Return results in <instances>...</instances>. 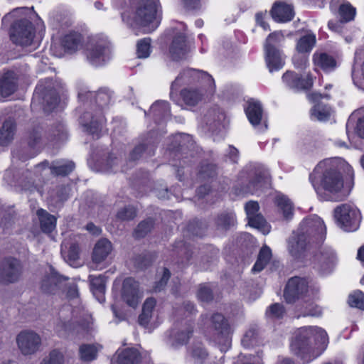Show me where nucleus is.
Segmentation results:
<instances>
[{"label": "nucleus", "instance_id": "obj_1", "mask_svg": "<svg viewBox=\"0 0 364 364\" xmlns=\"http://www.w3.org/2000/svg\"><path fill=\"white\" fill-rule=\"evenodd\" d=\"M338 160L320 161L309 175V181L318 196L323 200L341 201L346 198L343 174Z\"/></svg>", "mask_w": 364, "mask_h": 364}, {"label": "nucleus", "instance_id": "obj_2", "mask_svg": "<svg viewBox=\"0 0 364 364\" xmlns=\"http://www.w3.org/2000/svg\"><path fill=\"white\" fill-rule=\"evenodd\" d=\"M328 343L327 333L321 328L309 326L300 328L291 343V349L304 363L318 357Z\"/></svg>", "mask_w": 364, "mask_h": 364}, {"label": "nucleus", "instance_id": "obj_3", "mask_svg": "<svg viewBox=\"0 0 364 364\" xmlns=\"http://www.w3.org/2000/svg\"><path fill=\"white\" fill-rule=\"evenodd\" d=\"M159 0H134L132 16L122 14V18L131 27H140L144 32H151L159 25L157 17Z\"/></svg>", "mask_w": 364, "mask_h": 364}, {"label": "nucleus", "instance_id": "obj_4", "mask_svg": "<svg viewBox=\"0 0 364 364\" xmlns=\"http://www.w3.org/2000/svg\"><path fill=\"white\" fill-rule=\"evenodd\" d=\"M338 225L346 232L358 229L361 221L360 210L355 206L344 203L337 206L333 211Z\"/></svg>", "mask_w": 364, "mask_h": 364}, {"label": "nucleus", "instance_id": "obj_5", "mask_svg": "<svg viewBox=\"0 0 364 364\" xmlns=\"http://www.w3.org/2000/svg\"><path fill=\"white\" fill-rule=\"evenodd\" d=\"M110 44L105 38L92 37L86 46L85 55L89 63L94 66H100L109 58Z\"/></svg>", "mask_w": 364, "mask_h": 364}, {"label": "nucleus", "instance_id": "obj_6", "mask_svg": "<svg viewBox=\"0 0 364 364\" xmlns=\"http://www.w3.org/2000/svg\"><path fill=\"white\" fill-rule=\"evenodd\" d=\"M318 291L316 287L310 285L306 279L294 277L289 279L284 289V296L287 302L294 303L300 297L315 296Z\"/></svg>", "mask_w": 364, "mask_h": 364}, {"label": "nucleus", "instance_id": "obj_7", "mask_svg": "<svg viewBox=\"0 0 364 364\" xmlns=\"http://www.w3.org/2000/svg\"><path fill=\"white\" fill-rule=\"evenodd\" d=\"M298 232L311 244L319 243L326 237V226L321 218L311 215L304 219L300 224Z\"/></svg>", "mask_w": 364, "mask_h": 364}, {"label": "nucleus", "instance_id": "obj_8", "mask_svg": "<svg viewBox=\"0 0 364 364\" xmlns=\"http://www.w3.org/2000/svg\"><path fill=\"white\" fill-rule=\"evenodd\" d=\"M35 28L32 23L22 18L14 22L10 31V38L14 43L21 46H28L33 43Z\"/></svg>", "mask_w": 364, "mask_h": 364}, {"label": "nucleus", "instance_id": "obj_9", "mask_svg": "<svg viewBox=\"0 0 364 364\" xmlns=\"http://www.w3.org/2000/svg\"><path fill=\"white\" fill-rule=\"evenodd\" d=\"M202 81L205 83L206 92L213 94L215 91L214 80L208 73L196 69H186L181 72L171 85V90L177 88L181 83Z\"/></svg>", "mask_w": 364, "mask_h": 364}, {"label": "nucleus", "instance_id": "obj_10", "mask_svg": "<svg viewBox=\"0 0 364 364\" xmlns=\"http://www.w3.org/2000/svg\"><path fill=\"white\" fill-rule=\"evenodd\" d=\"M21 262L13 257H7L0 262V284L8 285L18 282L23 274Z\"/></svg>", "mask_w": 364, "mask_h": 364}, {"label": "nucleus", "instance_id": "obj_11", "mask_svg": "<svg viewBox=\"0 0 364 364\" xmlns=\"http://www.w3.org/2000/svg\"><path fill=\"white\" fill-rule=\"evenodd\" d=\"M269 182V174L264 169L255 170L254 176L248 183L244 186L238 185L234 187L236 195L254 194L266 186Z\"/></svg>", "mask_w": 364, "mask_h": 364}, {"label": "nucleus", "instance_id": "obj_12", "mask_svg": "<svg viewBox=\"0 0 364 364\" xmlns=\"http://www.w3.org/2000/svg\"><path fill=\"white\" fill-rule=\"evenodd\" d=\"M16 340L20 351L25 355L34 354L41 346V336L31 330L21 331Z\"/></svg>", "mask_w": 364, "mask_h": 364}, {"label": "nucleus", "instance_id": "obj_13", "mask_svg": "<svg viewBox=\"0 0 364 364\" xmlns=\"http://www.w3.org/2000/svg\"><path fill=\"white\" fill-rule=\"evenodd\" d=\"M143 296V291L139 283L132 277H127L123 281L122 299L128 306L136 308Z\"/></svg>", "mask_w": 364, "mask_h": 364}, {"label": "nucleus", "instance_id": "obj_14", "mask_svg": "<svg viewBox=\"0 0 364 364\" xmlns=\"http://www.w3.org/2000/svg\"><path fill=\"white\" fill-rule=\"evenodd\" d=\"M210 328L217 342L229 343L231 329L228 321L223 314L216 313L211 316Z\"/></svg>", "mask_w": 364, "mask_h": 364}, {"label": "nucleus", "instance_id": "obj_15", "mask_svg": "<svg viewBox=\"0 0 364 364\" xmlns=\"http://www.w3.org/2000/svg\"><path fill=\"white\" fill-rule=\"evenodd\" d=\"M68 277L60 275L53 267H50L49 273L44 275L41 283V290L50 294H58L65 286Z\"/></svg>", "mask_w": 364, "mask_h": 364}, {"label": "nucleus", "instance_id": "obj_16", "mask_svg": "<svg viewBox=\"0 0 364 364\" xmlns=\"http://www.w3.org/2000/svg\"><path fill=\"white\" fill-rule=\"evenodd\" d=\"M282 81L289 88L296 91L309 90L313 85V78L311 75L308 74L302 77L290 70L283 74Z\"/></svg>", "mask_w": 364, "mask_h": 364}, {"label": "nucleus", "instance_id": "obj_17", "mask_svg": "<svg viewBox=\"0 0 364 364\" xmlns=\"http://www.w3.org/2000/svg\"><path fill=\"white\" fill-rule=\"evenodd\" d=\"M336 255L331 249L321 250L314 256V268L321 274L330 273L336 262Z\"/></svg>", "mask_w": 364, "mask_h": 364}, {"label": "nucleus", "instance_id": "obj_18", "mask_svg": "<svg viewBox=\"0 0 364 364\" xmlns=\"http://www.w3.org/2000/svg\"><path fill=\"white\" fill-rule=\"evenodd\" d=\"M42 98V103L46 112L53 110L59 102V95L55 89L48 88L44 85H38L34 93L33 99Z\"/></svg>", "mask_w": 364, "mask_h": 364}, {"label": "nucleus", "instance_id": "obj_19", "mask_svg": "<svg viewBox=\"0 0 364 364\" xmlns=\"http://www.w3.org/2000/svg\"><path fill=\"white\" fill-rule=\"evenodd\" d=\"M193 323L190 320L177 324V327L171 332V345L177 347L187 343L193 334Z\"/></svg>", "mask_w": 364, "mask_h": 364}, {"label": "nucleus", "instance_id": "obj_20", "mask_svg": "<svg viewBox=\"0 0 364 364\" xmlns=\"http://www.w3.org/2000/svg\"><path fill=\"white\" fill-rule=\"evenodd\" d=\"M225 114L218 107L215 106L208 109L203 117V122L210 132L215 133L224 127Z\"/></svg>", "mask_w": 364, "mask_h": 364}, {"label": "nucleus", "instance_id": "obj_21", "mask_svg": "<svg viewBox=\"0 0 364 364\" xmlns=\"http://www.w3.org/2000/svg\"><path fill=\"white\" fill-rule=\"evenodd\" d=\"M92 97H95V102L100 110H102L109 104L112 95L107 89H100L97 92L93 94L87 88H82L78 92V98L82 102H86Z\"/></svg>", "mask_w": 364, "mask_h": 364}, {"label": "nucleus", "instance_id": "obj_22", "mask_svg": "<svg viewBox=\"0 0 364 364\" xmlns=\"http://www.w3.org/2000/svg\"><path fill=\"white\" fill-rule=\"evenodd\" d=\"M245 113L253 127H258L259 130L261 132L267 129L266 121H264L263 126L259 127L263 116V108L260 102L255 100L248 101V105L245 108Z\"/></svg>", "mask_w": 364, "mask_h": 364}, {"label": "nucleus", "instance_id": "obj_23", "mask_svg": "<svg viewBox=\"0 0 364 364\" xmlns=\"http://www.w3.org/2000/svg\"><path fill=\"white\" fill-rule=\"evenodd\" d=\"M189 138L186 134L175 136V144L170 147V155L173 157V166H183L186 164V156H183V154H186L184 142L188 141Z\"/></svg>", "mask_w": 364, "mask_h": 364}, {"label": "nucleus", "instance_id": "obj_24", "mask_svg": "<svg viewBox=\"0 0 364 364\" xmlns=\"http://www.w3.org/2000/svg\"><path fill=\"white\" fill-rule=\"evenodd\" d=\"M188 52V46L185 35L181 33L175 35L169 46V54L172 60H182L186 58Z\"/></svg>", "mask_w": 364, "mask_h": 364}, {"label": "nucleus", "instance_id": "obj_25", "mask_svg": "<svg viewBox=\"0 0 364 364\" xmlns=\"http://www.w3.org/2000/svg\"><path fill=\"white\" fill-rule=\"evenodd\" d=\"M80 122L85 128V131L92 135L93 137H99L103 122L101 117L97 114L95 117L92 114L85 112L80 117Z\"/></svg>", "mask_w": 364, "mask_h": 364}, {"label": "nucleus", "instance_id": "obj_26", "mask_svg": "<svg viewBox=\"0 0 364 364\" xmlns=\"http://www.w3.org/2000/svg\"><path fill=\"white\" fill-rule=\"evenodd\" d=\"M265 59L270 72L281 69L284 65L281 51L277 47L264 48Z\"/></svg>", "mask_w": 364, "mask_h": 364}, {"label": "nucleus", "instance_id": "obj_27", "mask_svg": "<svg viewBox=\"0 0 364 364\" xmlns=\"http://www.w3.org/2000/svg\"><path fill=\"white\" fill-rule=\"evenodd\" d=\"M88 279L94 296L99 302H104L105 300L106 277L102 274L98 276L90 275Z\"/></svg>", "mask_w": 364, "mask_h": 364}, {"label": "nucleus", "instance_id": "obj_28", "mask_svg": "<svg viewBox=\"0 0 364 364\" xmlns=\"http://www.w3.org/2000/svg\"><path fill=\"white\" fill-rule=\"evenodd\" d=\"M17 89V77L13 71H8L0 79V95L9 97Z\"/></svg>", "mask_w": 364, "mask_h": 364}, {"label": "nucleus", "instance_id": "obj_29", "mask_svg": "<svg viewBox=\"0 0 364 364\" xmlns=\"http://www.w3.org/2000/svg\"><path fill=\"white\" fill-rule=\"evenodd\" d=\"M112 250V243L107 239L100 240L95 245L92 252V262L100 264L106 259Z\"/></svg>", "mask_w": 364, "mask_h": 364}, {"label": "nucleus", "instance_id": "obj_30", "mask_svg": "<svg viewBox=\"0 0 364 364\" xmlns=\"http://www.w3.org/2000/svg\"><path fill=\"white\" fill-rule=\"evenodd\" d=\"M271 14L276 21L282 23L290 21L294 16L291 6L280 3L274 4Z\"/></svg>", "mask_w": 364, "mask_h": 364}, {"label": "nucleus", "instance_id": "obj_31", "mask_svg": "<svg viewBox=\"0 0 364 364\" xmlns=\"http://www.w3.org/2000/svg\"><path fill=\"white\" fill-rule=\"evenodd\" d=\"M313 60L315 66L326 73L334 70L337 66L336 59L326 53H314Z\"/></svg>", "mask_w": 364, "mask_h": 364}, {"label": "nucleus", "instance_id": "obj_32", "mask_svg": "<svg viewBox=\"0 0 364 364\" xmlns=\"http://www.w3.org/2000/svg\"><path fill=\"white\" fill-rule=\"evenodd\" d=\"M309 245L308 240L298 232L296 235L292 236L289 240V250L294 257H299Z\"/></svg>", "mask_w": 364, "mask_h": 364}, {"label": "nucleus", "instance_id": "obj_33", "mask_svg": "<svg viewBox=\"0 0 364 364\" xmlns=\"http://www.w3.org/2000/svg\"><path fill=\"white\" fill-rule=\"evenodd\" d=\"M36 215L40 222L41 229L43 232L50 233L55 228L56 218L54 215L42 208L37 210Z\"/></svg>", "mask_w": 364, "mask_h": 364}, {"label": "nucleus", "instance_id": "obj_34", "mask_svg": "<svg viewBox=\"0 0 364 364\" xmlns=\"http://www.w3.org/2000/svg\"><path fill=\"white\" fill-rule=\"evenodd\" d=\"M82 44V37L77 32H70L66 34L62 41V45L69 53H73L78 50Z\"/></svg>", "mask_w": 364, "mask_h": 364}, {"label": "nucleus", "instance_id": "obj_35", "mask_svg": "<svg viewBox=\"0 0 364 364\" xmlns=\"http://www.w3.org/2000/svg\"><path fill=\"white\" fill-rule=\"evenodd\" d=\"M204 90L197 88L183 89L181 95L186 105L189 106H195L199 102L202 101L204 97Z\"/></svg>", "mask_w": 364, "mask_h": 364}, {"label": "nucleus", "instance_id": "obj_36", "mask_svg": "<svg viewBox=\"0 0 364 364\" xmlns=\"http://www.w3.org/2000/svg\"><path fill=\"white\" fill-rule=\"evenodd\" d=\"M156 305V301L154 298H148L144 303L142 312L139 316V323L141 326L146 328L152 318V312Z\"/></svg>", "mask_w": 364, "mask_h": 364}, {"label": "nucleus", "instance_id": "obj_37", "mask_svg": "<svg viewBox=\"0 0 364 364\" xmlns=\"http://www.w3.org/2000/svg\"><path fill=\"white\" fill-rule=\"evenodd\" d=\"M216 228L219 230L226 231L236 223L235 214L232 212H223L215 218Z\"/></svg>", "mask_w": 364, "mask_h": 364}, {"label": "nucleus", "instance_id": "obj_38", "mask_svg": "<svg viewBox=\"0 0 364 364\" xmlns=\"http://www.w3.org/2000/svg\"><path fill=\"white\" fill-rule=\"evenodd\" d=\"M141 360L139 351L133 348H126L117 356V364H138Z\"/></svg>", "mask_w": 364, "mask_h": 364}, {"label": "nucleus", "instance_id": "obj_39", "mask_svg": "<svg viewBox=\"0 0 364 364\" xmlns=\"http://www.w3.org/2000/svg\"><path fill=\"white\" fill-rule=\"evenodd\" d=\"M15 123L11 119L6 120L0 129V145L6 146L14 139Z\"/></svg>", "mask_w": 364, "mask_h": 364}, {"label": "nucleus", "instance_id": "obj_40", "mask_svg": "<svg viewBox=\"0 0 364 364\" xmlns=\"http://www.w3.org/2000/svg\"><path fill=\"white\" fill-rule=\"evenodd\" d=\"M272 258V250L267 245L263 246L258 255L257 259L254 264L252 271L254 273L260 272Z\"/></svg>", "mask_w": 364, "mask_h": 364}, {"label": "nucleus", "instance_id": "obj_41", "mask_svg": "<svg viewBox=\"0 0 364 364\" xmlns=\"http://www.w3.org/2000/svg\"><path fill=\"white\" fill-rule=\"evenodd\" d=\"M150 113L156 121L166 119L170 115L169 104L166 101H158L151 107Z\"/></svg>", "mask_w": 364, "mask_h": 364}, {"label": "nucleus", "instance_id": "obj_42", "mask_svg": "<svg viewBox=\"0 0 364 364\" xmlns=\"http://www.w3.org/2000/svg\"><path fill=\"white\" fill-rule=\"evenodd\" d=\"M74 168L75 164L73 161H55L50 166L53 175L62 176L68 175Z\"/></svg>", "mask_w": 364, "mask_h": 364}, {"label": "nucleus", "instance_id": "obj_43", "mask_svg": "<svg viewBox=\"0 0 364 364\" xmlns=\"http://www.w3.org/2000/svg\"><path fill=\"white\" fill-rule=\"evenodd\" d=\"M275 203L279 210L282 213L284 218L290 219L293 215V205L288 198L283 195H278L275 198Z\"/></svg>", "mask_w": 364, "mask_h": 364}, {"label": "nucleus", "instance_id": "obj_44", "mask_svg": "<svg viewBox=\"0 0 364 364\" xmlns=\"http://www.w3.org/2000/svg\"><path fill=\"white\" fill-rule=\"evenodd\" d=\"M79 355L82 361L90 362L96 359L97 355V349L94 345L83 344L80 346Z\"/></svg>", "mask_w": 364, "mask_h": 364}, {"label": "nucleus", "instance_id": "obj_45", "mask_svg": "<svg viewBox=\"0 0 364 364\" xmlns=\"http://www.w3.org/2000/svg\"><path fill=\"white\" fill-rule=\"evenodd\" d=\"M316 43V36L308 34L302 36L297 42L296 49L299 53L310 52Z\"/></svg>", "mask_w": 364, "mask_h": 364}, {"label": "nucleus", "instance_id": "obj_46", "mask_svg": "<svg viewBox=\"0 0 364 364\" xmlns=\"http://www.w3.org/2000/svg\"><path fill=\"white\" fill-rule=\"evenodd\" d=\"M247 219L248 224L251 227L258 229L264 235L269 232V225L261 214H257Z\"/></svg>", "mask_w": 364, "mask_h": 364}, {"label": "nucleus", "instance_id": "obj_47", "mask_svg": "<svg viewBox=\"0 0 364 364\" xmlns=\"http://www.w3.org/2000/svg\"><path fill=\"white\" fill-rule=\"evenodd\" d=\"M154 221L152 218H147L141 221L136 228L134 236L136 238L144 237L153 229Z\"/></svg>", "mask_w": 364, "mask_h": 364}, {"label": "nucleus", "instance_id": "obj_48", "mask_svg": "<svg viewBox=\"0 0 364 364\" xmlns=\"http://www.w3.org/2000/svg\"><path fill=\"white\" fill-rule=\"evenodd\" d=\"M154 146L149 141H143L142 143H140L136 146L131 151L129 154V160H138L141 157V154L146 150L149 151V154H151L154 151Z\"/></svg>", "mask_w": 364, "mask_h": 364}, {"label": "nucleus", "instance_id": "obj_49", "mask_svg": "<svg viewBox=\"0 0 364 364\" xmlns=\"http://www.w3.org/2000/svg\"><path fill=\"white\" fill-rule=\"evenodd\" d=\"M338 13L340 22L346 23L352 21L355 15V9L350 4H341L339 6Z\"/></svg>", "mask_w": 364, "mask_h": 364}, {"label": "nucleus", "instance_id": "obj_50", "mask_svg": "<svg viewBox=\"0 0 364 364\" xmlns=\"http://www.w3.org/2000/svg\"><path fill=\"white\" fill-rule=\"evenodd\" d=\"M258 338V329L256 326L250 327L245 333L242 344L245 348H250L257 344Z\"/></svg>", "mask_w": 364, "mask_h": 364}, {"label": "nucleus", "instance_id": "obj_51", "mask_svg": "<svg viewBox=\"0 0 364 364\" xmlns=\"http://www.w3.org/2000/svg\"><path fill=\"white\" fill-rule=\"evenodd\" d=\"M150 38H144L138 41L136 44V55L139 58H146L151 53Z\"/></svg>", "mask_w": 364, "mask_h": 364}, {"label": "nucleus", "instance_id": "obj_52", "mask_svg": "<svg viewBox=\"0 0 364 364\" xmlns=\"http://www.w3.org/2000/svg\"><path fill=\"white\" fill-rule=\"evenodd\" d=\"M311 116L319 121L327 120L330 116L329 108L326 105L318 103L311 109Z\"/></svg>", "mask_w": 364, "mask_h": 364}, {"label": "nucleus", "instance_id": "obj_53", "mask_svg": "<svg viewBox=\"0 0 364 364\" xmlns=\"http://www.w3.org/2000/svg\"><path fill=\"white\" fill-rule=\"evenodd\" d=\"M321 314V309L318 306L314 303L306 301L305 305L303 306L301 310V314L298 316V318L300 316H319Z\"/></svg>", "mask_w": 364, "mask_h": 364}, {"label": "nucleus", "instance_id": "obj_54", "mask_svg": "<svg viewBox=\"0 0 364 364\" xmlns=\"http://www.w3.org/2000/svg\"><path fill=\"white\" fill-rule=\"evenodd\" d=\"M285 314V310L282 304L275 303L272 304L266 311L267 317L272 319L282 318Z\"/></svg>", "mask_w": 364, "mask_h": 364}, {"label": "nucleus", "instance_id": "obj_55", "mask_svg": "<svg viewBox=\"0 0 364 364\" xmlns=\"http://www.w3.org/2000/svg\"><path fill=\"white\" fill-rule=\"evenodd\" d=\"M348 304L352 307L364 309V294L357 290L349 295Z\"/></svg>", "mask_w": 364, "mask_h": 364}, {"label": "nucleus", "instance_id": "obj_56", "mask_svg": "<svg viewBox=\"0 0 364 364\" xmlns=\"http://www.w3.org/2000/svg\"><path fill=\"white\" fill-rule=\"evenodd\" d=\"M41 364H64L63 355L58 350H52L49 355L45 358Z\"/></svg>", "mask_w": 364, "mask_h": 364}, {"label": "nucleus", "instance_id": "obj_57", "mask_svg": "<svg viewBox=\"0 0 364 364\" xmlns=\"http://www.w3.org/2000/svg\"><path fill=\"white\" fill-rule=\"evenodd\" d=\"M205 225L199 220H194L188 225V231L198 237H203L205 234Z\"/></svg>", "mask_w": 364, "mask_h": 364}, {"label": "nucleus", "instance_id": "obj_58", "mask_svg": "<svg viewBox=\"0 0 364 364\" xmlns=\"http://www.w3.org/2000/svg\"><path fill=\"white\" fill-rule=\"evenodd\" d=\"M217 166L213 164H208L201 166L200 177L208 179L215 177L217 175Z\"/></svg>", "mask_w": 364, "mask_h": 364}, {"label": "nucleus", "instance_id": "obj_59", "mask_svg": "<svg viewBox=\"0 0 364 364\" xmlns=\"http://www.w3.org/2000/svg\"><path fill=\"white\" fill-rule=\"evenodd\" d=\"M171 277V272L168 268H163L162 276L160 278L159 281L156 282L154 287V291L155 292H159L164 289L166 287L168 281Z\"/></svg>", "mask_w": 364, "mask_h": 364}, {"label": "nucleus", "instance_id": "obj_60", "mask_svg": "<svg viewBox=\"0 0 364 364\" xmlns=\"http://www.w3.org/2000/svg\"><path fill=\"white\" fill-rule=\"evenodd\" d=\"M192 357L199 363H203L208 357V353L200 344L193 346L191 351Z\"/></svg>", "mask_w": 364, "mask_h": 364}, {"label": "nucleus", "instance_id": "obj_61", "mask_svg": "<svg viewBox=\"0 0 364 364\" xmlns=\"http://www.w3.org/2000/svg\"><path fill=\"white\" fill-rule=\"evenodd\" d=\"M51 135L58 141H63L67 138L66 129L62 123L57 124L51 129Z\"/></svg>", "mask_w": 364, "mask_h": 364}, {"label": "nucleus", "instance_id": "obj_62", "mask_svg": "<svg viewBox=\"0 0 364 364\" xmlns=\"http://www.w3.org/2000/svg\"><path fill=\"white\" fill-rule=\"evenodd\" d=\"M177 248L178 250H177V254L182 257L181 262L182 264H186L189 262L192 252L191 250L186 246L182 242H180L178 243Z\"/></svg>", "mask_w": 364, "mask_h": 364}, {"label": "nucleus", "instance_id": "obj_63", "mask_svg": "<svg viewBox=\"0 0 364 364\" xmlns=\"http://www.w3.org/2000/svg\"><path fill=\"white\" fill-rule=\"evenodd\" d=\"M198 297L202 301H210L213 298V291L208 285L202 284L198 289Z\"/></svg>", "mask_w": 364, "mask_h": 364}, {"label": "nucleus", "instance_id": "obj_64", "mask_svg": "<svg viewBox=\"0 0 364 364\" xmlns=\"http://www.w3.org/2000/svg\"><path fill=\"white\" fill-rule=\"evenodd\" d=\"M284 36L280 31H277L270 33L266 39L264 48L277 47V45L284 40Z\"/></svg>", "mask_w": 364, "mask_h": 364}]
</instances>
